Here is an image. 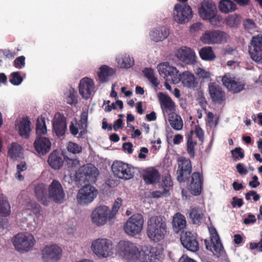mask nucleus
Segmentation results:
<instances>
[{"instance_id":"nucleus-1","label":"nucleus","mask_w":262,"mask_h":262,"mask_svg":"<svg viewBox=\"0 0 262 262\" xmlns=\"http://www.w3.org/2000/svg\"><path fill=\"white\" fill-rule=\"evenodd\" d=\"M80 179L85 183L77 193V201L81 205H87L91 203L96 197L98 191L90 184L94 183L98 174L97 169L93 165L84 166L79 170Z\"/></svg>"},{"instance_id":"nucleus-2","label":"nucleus","mask_w":262,"mask_h":262,"mask_svg":"<svg viewBox=\"0 0 262 262\" xmlns=\"http://www.w3.org/2000/svg\"><path fill=\"white\" fill-rule=\"evenodd\" d=\"M158 69L160 75L166 79V81L174 84L181 81L184 86L190 89L194 90L198 86V82L196 78L189 71L180 73L176 68L170 66L168 62L159 64Z\"/></svg>"},{"instance_id":"nucleus-3","label":"nucleus","mask_w":262,"mask_h":262,"mask_svg":"<svg viewBox=\"0 0 262 262\" xmlns=\"http://www.w3.org/2000/svg\"><path fill=\"white\" fill-rule=\"evenodd\" d=\"M168 233L166 222L160 216H152L147 221L146 234L155 242L163 240Z\"/></svg>"},{"instance_id":"nucleus-4","label":"nucleus","mask_w":262,"mask_h":262,"mask_svg":"<svg viewBox=\"0 0 262 262\" xmlns=\"http://www.w3.org/2000/svg\"><path fill=\"white\" fill-rule=\"evenodd\" d=\"M117 254L127 262H137L140 257V250L136 244L129 241L121 240L116 246Z\"/></svg>"},{"instance_id":"nucleus-5","label":"nucleus","mask_w":262,"mask_h":262,"mask_svg":"<svg viewBox=\"0 0 262 262\" xmlns=\"http://www.w3.org/2000/svg\"><path fill=\"white\" fill-rule=\"evenodd\" d=\"M91 220L94 225L98 227L104 225L107 222L112 225L115 221L114 219H111L109 207L105 205L96 207L91 213Z\"/></svg>"},{"instance_id":"nucleus-6","label":"nucleus","mask_w":262,"mask_h":262,"mask_svg":"<svg viewBox=\"0 0 262 262\" xmlns=\"http://www.w3.org/2000/svg\"><path fill=\"white\" fill-rule=\"evenodd\" d=\"M35 243L34 236L28 233H18L14 237L13 244L20 252H28L32 249Z\"/></svg>"},{"instance_id":"nucleus-7","label":"nucleus","mask_w":262,"mask_h":262,"mask_svg":"<svg viewBox=\"0 0 262 262\" xmlns=\"http://www.w3.org/2000/svg\"><path fill=\"white\" fill-rule=\"evenodd\" d=\"M92 250L99 257H107L113 254L112 242L107 238H98L92 244Z\"/></svg>"},{"instance_id":"nucleus-8","label":"nucleus","mask_w":262,"mask_h":262,"mask_svg":"<svg viewBox=\"0 0 262 262\" xmlns=\"http://www.w3.org/2000/svg\"><path fill=\"white\" fill-rule=\"evenodd\" d=\"M144 219L142 214H134L126 222L124 229L129 235L135 236L139 234L143 229Z\"/></svg>"},{"instance_id":"nucleus-9","label":"nucleus","mask_w":262,"mask_h":262,"mask_svg":"<svg viewBox=\"0 0 262 262\" xmlns=\"http://www.w3.org/2000/svg\"><path fill=\"white\" fill-rule=\"evenodd\" d=\"M223 85L229 92L237 94L242 92L245 88V83L244 80L236 78L233 75L227 73L222 77Z\"/></svg>"},{"instance_id":"nucleus-10","label":"nucleus","mask_w":262,"mask_h":262,"mask_svg":"<svg viewBox=\"0 0 262 262\" xmlns=\"http://www.w3.org/2000/svg\"><path fill=\"white\" fill-rule=\"evenodd\" d=\"M251 58L257 63H262V34L252 37L248 50Z\"/></svg>"},{"instance_id":"nucleus-11","label":"nucleus","mask_w":262,"mask_h":262,"mask_svg":"<svg viewBox=\"0 0 262 262\" xmlns=\"http://www.w3.org/2000/svg\"><path fill=\"white\" fill-rule=\"evenodd\" d=\"M228 38V34L221 31H207L201 37V41L205 44H219L226 42Z\"/></svg>"},{"instance_id":"nucleus-12","label":"nucleus","mask_w":262,"mask_h":262,"mask_svg":"<svg viewBox=\"0 0 262 262\" xmlns=\"http://www.w3.org/2000/svg\"><path fill=\"white\" fill-rule=\"evenodd\" d=\"M48 197L56 204L63 202L65 193L61 183L56 180H53L48 187Z\"/></svg>"},{"instance_id":"nucleus-13","label":"nucleus","mask_w":262,"mask_h":262,"mask_svg":"<svg viewBox=\"0 0 262 262\" xmlns=\"http://www.w3.org/2000/svg\"><path fill=\"white\" fill-rule=\"evenodd\" d=\"M177 180L180 182H185L192 172V164L190 159L181 157L178 159Z\"/></svg>"},{"instance_id":"nucleus-14","label":"nucleus","mask_w":262,"mask_h":262,"mask_svg":"<svg viewBox=\"0 0 262 262\" xmlns=\"http://www.w3.org/2000/svg\"><path fill=\"white\" fill-rule=\"evenodd\" d=\"M203 176L200 172H194L186 181L190 192L194 195H200L203 189Z\"/></svg>"},{"instance_id":"nucleus-15","label":"nucleus","mask_w":262,"mask_h":262,"mask_svg":"<svg viewBox=\"0 0 262 262\" xmlns=\"http://www.w3.org/2000/svg\"><path fill=\"white\" fill-rule=\"evenodd\" d=\"M173 18L179 24L188 22L192 17L191 8L188 5L177 4L174 6Z\"/></svg>"},{"instance_id":"nucleus-16","label":"nucleus","mask_w":262,"mask_h":262,"mask_svg":"<svg viewBox=\"0 0 262 262\" xmlns=\"http://www.w3.org/2000/svg\"><path fill=\"white\" fill-rule=\"evenodd\" d=\"M162 255V251L157 247H144L140 251V257L138 261L140 262H157L159 260Z\"/></svg>"},{"instance_id":"nucleus-17","label":"nucleus","mask_w":262,"mask_h":262,"mask_svg":"<svg viewBox=\"0 0 262 262\" xmlns=\"http://www.w3.org/2000/svg\"><path fill=\"white\" fill-rule=\"evenodd\" d=\"M112 170L118 178L124 180H129L134 177V172L130 166L121 161L114 162L112 165Z\"/></svg>"},{"instance_id":"nucleus-18","label":"nucleus","mask_w":262,"mask_h":262,"mask_svg":"<svg viewBox=\"0 0 262 262\" xmlns=\"http://www.w3.org/2000/svg\"><path fill=\"white\" fill-rule=\"evenodd\" d=\"M41 254L43 262H56L61 258L62 250L58 246L52 245L46 246Z\"/></svg>"},{"instance_id":"nucleus-19","label":"nucleus","mask_w":262,"mask_h":262,"mask_svg":"<svg viewBox=\"0 0 262 262\" xmlns=\"http://www.w3.org/2000/svg\"><path fill=\"white\" fill-rule=\"evenodd\" d=\"M208 88L210 98L213 102L222 104L225 101V92L220 85L215 82H210Z\"/></svg>"},{"instance_id":"nucleus-20","label":"nucleus","mask_w":262,"mask_h":262,"mask_svg":"<svg viewBox=\"0 0 262 262\" xmlns=\"http://www.w3.org/2000/svg\"><path fill=\"white\" fill-rule=\"evenodd\" d=\"M181 242L187 250L196 252L199 250V244L196 237L191 232H186L181 235Z\"/></svg>"},{"instance_id":"nucleus-21","label":"nucleus","mask_w":262,"mask_h":262,"mask_svg":"<svg viewBox=\"0 0 262 262\" xmlns=\"http://www.w3.org/2000/svg\"><path fill=\"white\" fill-rule=\"evenodd\" d=\"M216 5L211 1L204 0L199 8L198 13L200 17L204 20H207L214 16L217 13Z\"/></svg>"},{"instance_id":"nucleus-22","label":"nucleus","mask_w":262,"mask_h":262,"mask_svg":"<svg viewBox=\"0 0 262 262\" xmlns=\"http://www.w3.org/2000/svg\"><path fill=\"white\" fill-rule=\"evenodd\" d=\"M95 84L93 80L88 77L81 79L79 84V92L82 98L88 99L94 92Z\"/></svg>"},{"instance_id":"nucleus-23","label":"nucleus","mask_w":262,"mask_h":262,"mask_svg":"<svg viewBox=\"0 0 262 262\" xmlns=\"http://www.w3.org/2000/svg\"><path fill=\"white\" fill-rule=\"evenodd\" d=\"M34 147L38 155L44 156L50 150L51 142L46 137H37L34 141Z\"/></svg>"},{"instance_id":"nucleus-24","label":"nucleus","mask_w":262,"mask_h":262,"mask_svg":"<svg viewBox=\"0 0 262 262\" xmlns=\"http://www.w3.org/2000/svg\"><path fill=\"white\" fill-rule=\"evenodd\" d=\"M177 57L186 64H193L196 62L195 54L189 48L182 47L177 53Z\"/></svg>"},{"instance_id":"nucleus-25","label":"nucleus","mask_w":262,"mask_h":262,"mask_svg":"<svg viewBox=\"0 0 262 262\" xmlns=\"http://www.w3.org/2000/svg\"><path fill=\"white\" fill-rule=\"evenodd\" d=\"M53 129L58 137L63 136L67 129L66 118L63 115L58 113L54 117L53 123Z\"/></svg>"},{"instance_id":"nucleus-26","label":"nucleus","mask_w":262,"mask_h":262,"mask_svg":"<svg viewBox=\"0 0 262 262\" xmlns=\"http://www.w3.org/2000/svg\"><path fill=\"white\" fill-rule=\"evenodd\" d=\"M34 192L37 200L45 206L49 204L48 188L43 183L38 184L34 187Z\"/></svg>"},{"instance_id":"nucleus-27","label":"nucleus","mask_w":262,"mask_h":262,"mask_svg":"<svg viewBox=\"0 0 262 262\" xmlns=\"http://www.w3.org/2000/svg\"><path fill=\"white\" fill-rule=\"evenodd\" d=\"M161 107L166 113H173L176 110V105L171 98L168 95L160 93L159 95Z\"/></svg>"},{"instance_id":"nucleus-28","label":"nucleus","mask_w":262,"mask_h":262,"mask_svg":"<svg viewBox=\"0 0 262 262\" xmlns=\"http://www.w3.org/2000/svg\"><path fill=\"white\" fill-rule=\"evenodd\" d=\"M143 179L146 184L158 183L160 179V174L155 168L148 167L144 171Z\"/></svg>"},{"instance_id":"nucleus-29","label":"nucleus","mask_w":262,"mask_h":262,"mask_svg":"<svg viewBox=\"0 0 262 262\" xmlns=\"http://www.w3.org/2000/svg\"><path fill=\"white\" fill-rule=\"evenodd\" d=\"M210 238L214 254L217 257L222 256L225 252L217 232L214 228L211 231Z\"/></svg>"},{"instance_id":"nucleus-30","label":"nucleus","mask_w":262,"mask_h":262,"mask_svg":"<svg viewBox=\"0 0 262 262\" xmlns=\"http://www.w3.org/2000/svg\"><path fill=\"white\" fill-rule=\"evenodd\" d=\"M48 163L52 168L60 169L63 164L62 155L56 150L53 151L48 157Z\"/></svg>"},{"instance_id":"nucleus-31","label":"nucleus","mask_w":262,"mask_h":262,"mask_svg":"<svg viewBox=\"0 0 262 262\" xmlns=\"http://www.w3.org/2000/svg\"><path fill=\"white\" fill-rule=\"evenodd\" d=\"M172 225L174 232L178 233L183 231L186 225L185 216L180 213H177L173 217Z\"/></svg>"},{"instance_id":"nucleus-32","label":"nucleus","mask_w":262,"mask_h":262,"mask_svg":"<svg viewBox=\"0 0 262 262\" xmlns=\"http://www.w3.org/2000/svg\"><path fill=\"white\" fill-rule=\"evenodd\" d=\"M169 29L162 26L150 33V38L155 42L161 41L165 39L169 35Z\"/></svg>"},{"instance_id":"nucleus-33","label":"nucleus","mask_w":262,"mask_h":262,"mask_svg":"<svg viewBox=\"0 0 262 262\" xmlns=\"http://www.w3.org/2000/svg\"><path fill=\"white\" fill-rule=\"evenodd\" d=\"M31 122L29 118L26 117L23 118L20 121L18 125V132L19 135L25 139H28L31 131Z\"/></svg>"},{"instance_id":"nucleus-34","label":"nucleus","mask_w":262,"mask_h":262,"mask_svg":"<svg viewBox=\"0 0 262 262\" xmlns=\"http://www.w3.org/2000/svg\"><path fill=\"white\" fill-rule=\"evenodd\" d=\"M171 127L176 130H180L183 128V122L181 117L176 113H170L168 119Z\"/></svg>"},{"instance_id":"nucleus-35","label":"nucleus","mask_w":262,"mask_h":262,"mask_svg":"<svg viewBox=\"0 0 262 262\" xmlns=\"http://www.w3.org/2000/svg\"><path fill=\"white\" fill-rule=\"evenodd\" d=\"M189 217L194 224H199L204 216L202 209L199 207H195L190 209Z\"/></svg>"},{"instance_id":"nucleus-36","label":"nucleus","mask_w":262,"mask_h":262,"mask_svg":"<svg viewBox=\"0 0 262 262\" xmlns=\"http://www.w3.org/2000/svg\"><path fill=\"white\" fill-rule=\"evenodd\" d=\"M193 131L190 130L187 134V152L191 158H194L195 157V146L196 145L197 143L196 141L193 140L192 136Z\"/></svg>"},{"instance_id":"nucleus-37","label":"nucleus","mask_w":262,"mask_h":262,"mask_svg":"<svg viewBox=\"0 0 262 262\" xmlns=\"http://www.w3.org/2000/svg\"><path fill=\"white\" fill-rule=\"evenodd\" d=\"M8 155L13 160L21 158L23 155V149L18 143H12L8 149Z\"/></svg>"},{"instance_id":"nucleus-38","label":"nucleus","mask_w":262,"mask_h":262,"mask_svg":"<svg viewBox=\"0 0 262 262\" xmlns=\"http://www.w3.org/2000/svg\"><path fill=\"white\" fill-rule=\"evenodd\" d=\"M100 72L98 73V77L102 82H106L108 80V77L112 76L115 73V71L106 65L101 66L100 68Z\"/></svg>"},{"instance_id":"nucleus-39","label":"nucleus","mask_w":262,"mask_h":262,"mask_svg":"<svg viewBox=\"0 0 262 262\" xmlns=\"http://www.w3.org/2000/svg\"><path fill=\"white\" fill-rule=\"evenodd\" d=\"M116 60L121 68H129L132 67L134 63L133 58L130 57L129 56L126 54L118 56Z\"/></svg>"},{"instance_id":"nucleus-40","label":"nucleus","mask_w":262,"mask_h":262,"mask_svg":"<svg viewBox=\"0 0 262 262\" xmlns=\"http://www.w3.org/2000/svg\"><path fill=\"white\" fill-rule=\"evenodd\" d=\"M10 212V206L8 200L3 194H0V216H7Z\"/></svg>"},{"instance_id":"nucleus-41","label":"nucleus","mask_w":262,"mask_h":262,"mask_svg":"<svg viewBox=\"0 0 262 262\" xmlns=\"http://www.w3.org/2000/svg\"><path fill=\"white\" fill-rule=\"evenodd\" d=\"M200 57L204 60L212 61L215 58V55L211 47H205L199 51Z\"/></svg>"},{"instance_id":"nucleus-42","label":"nucleus","mask_w":262,"mask_h":262,"mask_svg":"<svg viewBox=\"0 0 262 262\" xmlns=\"http://www.w3.org/2000/svg\"><path fill=\"white\" fill-rule=\"evenodd\" d=\"M220 10L224 13H228L236 9V5L231 1L222 0L219 4Z\"/></svg>"},{"instance_id":"nucleus-43","label":"nucleus","mask_w":262,"mask_h":262,"mask_svg":"<svg viewBox=\"0 0 262 262\" xmlns=\"http://www.w3.org/2000/svg\"><path fill=\"white\" fill-rule=\"evenodd\" d=\"M47 129L45 123V119L42 117H38L36 124V133L38 137L47 134Z\"/></svg>"},{"instance_id":"nucleus-44","label":"nucleus","mask_w":262,"mask_h":262,"mask_svg":"<svg viewBox=\"0 0 262 262\" xmlns=\"http://www.w3.org/2000/svg\"><path fill=\"white\" fill-rule=\"evenodd\" d=\"M142 72L145 77H146L155 87H157L159 85L160 83L159 81L155 77L153 69L146 68Z\"/></svg>"},{"instance_id":"nucleus-45","label":"nucleus","mask_w":262,"mask_h":262,"mask_svg":"<svg viewBox=\"0 0 262 262\" xmlns=\"http://www.w3.org/2000/svg\"><path fill=\"white\" fill-rule=\"evenodd\" d=\"M88 112L87 111H83L80 115V119L79 124V127L83 129V130L81 131L79 134L80 136L86 133V128L88 127Z\"/></svg>"},{"instance_id":"nucleus-46","label":"nucleus","mask_w":262,"mask_h":262,"mask_svg":"<svg viewBox=\"0 0 262 262\" xmlns=\"http://www.w3.org/2000/svg\"><path fill=\"white\" fill-rule=\"evenodd\" d=\"M231 154L233 161L234 162L240 160L245 157L244 151L240 147H236L234 149L231 150Z\"/></svg>"},{"instance_id":"nucleus-47","label":"nucleus","mask_w":262,"mask_h":262,"mask_svg":"<svg viewBox=\"0 0 262 262\" xmlns=\"http://www.w3.org/2000/svg\"><path fill=\"white\" fill-rule=\"evenodd\" d=\"M10 82L14 85H18L21 84L23 79L20 75L19 72H14L10 75Z\"/></svg>"},{"instance_id":"nucleus-48","label":"nucleus","mask_w":262,"mask_h":262,"mask_svg":"<svg viewBox=\"0 0 262 262\" xmlns=\"http://www.w3.org/2000/svg\"><path fill=\"white\" fill-rule=\"evenodd\" d=\"M121 205L122 200L121 198H118L115 201L112 209L110 210L111 219H114L115 220L116 214Z\"/></svg>"},{"instance_id":"nucleus-49","label":"nucleus","mask_w":262,"mask_h":262,"mask_svg":"<svg viewBox=\"0 0 262 262\" xmlns=\"http://www.w3.org/2000/svg\"><path fill=\"white\" fill-rule=\"evenodd\" d=\"M161 185L164 189V188H166L169 190V188L172 186V181L171 180V176L169 173L165 174L162 177Z\"/></svg>"},{"instance_id":"nucleus-50","label":"nucleus","mask_w":262,"mask_h":262,"mask_svg":"<svg viewBox=\"0 0 262 262\" xmlns=\"http://www.w3.org/2000/svg\"><path fill=\"white\" fill-rule=\"evenodd\" d=\"M66 101L68 104L72 105L77 103L76 93L73 89L69 90V93L66 98Z\"/></svg>"},{"instance_id":"nucleus-51","label":"nucleus","mask_w":262,"mask_h":262,"mask_svg":"<svg viewBox=\"0 0 262 262\" xmlns=\"http://www.w3.org/2000/svg\"><path fill=\"white\" fill-rule=\"evenodd\" d=\"M68 150L73 154L80 153L82 150V148L78 144L70 142L67 146Z\"/></svg>"},{"instance_id":"nucleus-52","label":"nucleus","mask_w":262,"mask_h":262,"mask_svg":"<svg viewBox=\"0 0 262 262\" xmlns=\"http://www.w3.org/2000/svg\"><path fill=\"white\" fill-rule=\"evenodd\" d=\"M239 19L237 16L231 15L227 17L226 24L230 27H235L239 24Z\"/></svg>"},{"instance_id":"nucleus-53","label":"nucleus","mask_w":262,"mask_h":262,"mask_svg":"<svg viewBox=\"0 0 262 262\" xmlns=\"http://www.w3.org/2000/svg\"><path fill=\"white\" fill-rule=\"evenodd\" d=\"M16 55L15 52H12L9 49H0L1 57L8 58L10 60L13 59Z\"/></svg>"},{"instance_id":"nucleus-54","label":"nucleus","mask_w":262,"mask_h":262,"mask_svg":"<svg viewBox=\"0 0 262 262\" xmlns=\"http://www.w3.org/2000/svg\"><path fill=\"white\" fill-rule=\"evenodd\" d=\"M195 73L200 79H207L210 78V72L205 70L202 68H198Z\"/></svg>"},{"instance_id":"nucleus-55","label":"nucleus","mask_w":262,"mask_h":262,"mask_svg":"<svg viewBox=\"0 0 262 262\" xmlns=\"http://www.w3.org/2000/svg\"><path fill=\"white\" fill-rule=\"evenodd\" d=\"M222 17L220 15H217V13L214 14V16L207 19L209 21V23L214 27H217L220 25L222 21Z\"/></svg>"},{"instance_id":"nucleus-56","label":"nucleus","mask_w":262,"mask_h":262,"mask_svg":"<svg viewBox=\"0 0 262 262\" xmlns=\"http://www.w3.org/2000/svg\"><path fill=\"white\" fill-rule=\"evenodd\" d=\"M243 26L244 28L248 31L254 30L256 27L255 22L249 18H247L244 20Z\"/></svg>"},{"instance_id":"nucleus-57","label":"nucleus","mask_w":262,"mask_h":262,"mask_svg":"<svg viewBox=\"0 0 262 262\" xmlns=\"http://www.w3.org/2000/svg\"><path fill=\"white\" fill-rule=\"evenodd\" d=\"M13 66L17 69H22L25 66V57L20 56L17 57L13 62Z\"/></svg>"},{"instance_id":"nucleus-58","label":"nucleus","mask_w":262,"mask_h":262,"mask_svg":"<svg viewBox=\"0 0 262 262\" xmlns=\"http://www.w3.org/2000/svg\"><path fill=\"white\" fill-rule=\"evenodd\" d=\"M169 190L166 188H163L162 191L156 190L152 193V195L154 198H160L163 196L169 195Z\"/></svg>"},{"instance_id":"nucleus-59","label":"nucleus","mask_w":262,"mask_h":262,"mask_svg":"<svg viewBox=\"0 0 262 262\" xmlns=\"http://www.w3.org/2000/svg\"><path fill=\"white\" fill-rule=\"evenodd\" d=\"M194 133L196 137L199 139V140L201 143H203L204 139V132L199 125L195 126Z\"/></svg>"},{"instance_id":"nucleus-60","label":"nucleus","mask_w":262,"mask_h":262,"mask_svg":"<svg viewBox=\"0 0 262 262\" xmlns=\"http://www.w3.org/2000/svg\"><path fill=\"white\" fill-rule=\"evenodd\" d=\"M244 204L243 200L242 199H239L236 196H234L232 198V201L231 202L232 206L234 208L238 207V208L241 207Z\"/></svg>"},{"instance_id":"nucleus-61","label":"nucleus","mask_w":262,"mask_h":262,"mask_svg":"<svg viewBox=\"0 0 262 262\" xmlns=\"http://www.w3.org/2000/svg\"><path fill=\"white\" fill-rule=\"evenodd\" d=\"M236 168L240 174H246L248 172L247 169L244 167L242 163H238L236 166Z\"/></svg>"},{"instance_id":"nucleus-62","label":"nucleus","mask_w":262,"mask_h":262,"mask_svg":"<svg viewBox=\"0 0 262 262\" xmlns=\"http://www.w3.org/2000/svg\"><path fill=\"white\" fill-rule=\"evenodd\" d=\"M148 152V149L147 148L142 147L140 149V153L138 155V158L140 159H145L146 158V155Z\"/></svg>"},{"instance_id":"nucleus-63","label":"nucleus","mask_w":262,"mask_h":262,"mask_svg":"<svg viewBox=\"0 0 262 262\" xmlns=\"http://www.w3.org/2000/svg\"><path fill=\"white\" fill-rule=\"evenodd\" d=\"M122 148L125 151H127V153L131 154L133 153V144L130 142H126L123 143Z\"/></svg>"},{"instance_id":"nucleus-64","label":"nucleus","mask_w":262,"mask_h":262,"mask_svg":"<svg viewBox=\"0 0 262 262\" xmlns=\"http://www.w3.org/2000/svg\"><path fill=\"white\" fill-rule=\"evenodd\" d=\"M123 127V121L120 118L117 119L114 122L113 125V129L115 131H117L118 129L122 128Z\"/></svg>"}]
</instances>
